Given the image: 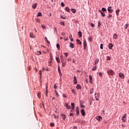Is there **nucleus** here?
<instances>
[{"mask_svg":"<svg viewBox=\"0 0 129 129\" xmlns=\"http://www.w3.org/2000/svg\"><path fill=\"white\" fill-rule=\"evenodd\" d=\"M107 73L108 75H111V76H113V75H114V72L111 70L108 71Z\"/></svg>","mask_w":129,"mask_h":129,"instance_id":"1","label":"nucleus"},{"mask_svg":"<svg viewBox=\"0 0 129 129\" xmlns=\"http://www.w3.org/2000/svg\"><path fill=\"white\" fill-rule=\"evenodd\" d=\"M96 119L99 121H101V120H102V117L100 116H97Z\"/></svg>","mask_w":129,"mask_h":129,"instance_id":"2","label":"nucleus"},{"mask_svg":"<svg viewBox=\"0 0 129 129\" xmlns=\"http://www.w3.org/2000/svg\"><path fill=\"white\" fill-rule=\"evenodd\" d=\"M60 59H61V62H66V59L64 58V57H63L62 55H61Z\"/></svg>","mask_w":129,"mask_h":129,"instance_id":"3","label":"nucleus"},{"mask_svg":"<svg viewBox=\"0 0 129 129\" xmlns=\"http://www.w3.org/2000/svg\"><path fill=\"white\" fill-rule=\"evenodd\" d=\"M76 115L77 116H79V107H76Z\"/></svg>","mask_w":129,"mask_h":129,"instance_id":"4","label":"nucleus"},{"mask_svg":"<svg viewBox=\"0 0 129 129\" xmlns=\"http://www.w3.org/2000/svg\"><path fill=\"white\" fill-rule=\"evenodd\" d=\"M108 11L109 13H110V14H111V13L113 12V10H111V7H109L108 8Z\"/></svg>","mask_w":129,"mask_h":129,"instance_id":"5","label":"nucleus"},{"mask_svg":"<svg viewBox=\"0 0 129 129\" xmlns=\"http://www.w3.org/2000/svg\"><path fill=\"white\" fill-rule=\"evenodd\" d=\"M81 112L82 115H83V116H85V111H84V109H81Z\"/></svg>","mask_w":129,"mask_h":129,"instance_id":"6","label":"nucleus"},{"mask_svg":"<svg viewBox=\"0 0 129 129\" xmlns=\"http://www.w3.org/2000/svg\"><path fill=\"white\" fill-rule=\"evenodd\" d=\"M83 44L84 49H86V46H87V43L86 42V40H84Z\"/></svg>","mask_w":129,"mask_h":129,"instance_id":"7","label":"nucleus"},{"mask_svg":"<svg viewBox=\"0 0 129 129\" xmlns=\"http://www.w3.org/2000/svg\"><path fill=\"white\" fill-rule=\"evenodd\" d=\"M99 94H95V96L96 98V100H99L98 98L99 97Z\"/></svg>","mask_w":129,"mask_h":129,"instance_id":"8","label":"nucleus"},{"mask_svg":"<svg viewBox=\"0 0 129 129\" xmlns=\"http://www.w3.org/2000/svg\"><path fill=\"white\" fill-rule=\"evenodd\" d=\"M119 76L120 78H122V79H123L124 78V76H123V74L120 73L119 74Z\"/></svg>","mask_w":129,"mask_h":129,"instance_id":"9","label":"nucleus"},{"mask_svg":"<svg viewBox=\"0 0 129 129\" xmlns=\"http://www.w3.org/2000/svg\"><path fill=\"white\" fill-rule=\"evenodd\" d=\"M60 116L62 118L63 120H65L66 119V115H65L64 114H60Z\"/></svg>","mask_w":129,"mask_h":129,"instance_id":"10","label":"nucleus"},{"mask_svg":"<svg viewBox=\"0 0 129 129\" xmlns=\"http://www.w3.org/2000/svg\"><path fill=\"white\" fill-rule=\"evenodd\" d=\"M113 47V45L112 44V43H109L108 44L109 49H110V50L112 49Z\"/></svg>","mask_w":129,"mask_h":129,"instance_id":"11","label":"nucleus"},{"mask_svg":"<svg viewBox=\"0 0 129 129\" xmlns=\"http://www.w3.org/2000/svg\"><path fill=\"white\" fill-rule=\"evenodd\" d=\"M99 13H100L102 17H105V13L102 12L101 11L99 10Z\"/></svg>","mask_w":129,"mask_h":129,"instance_id":"12","label":"nucleus"},{"mask_svg":"<svg viewBox=\"0 0 129 129\" xmlns=\"http://www.w3.org/2000/svg\"><path fill=\"white\" fill-rule=\"evenodd\" d=\"M90 83H92V76L90 75L89 77Z\"/></svg>","mask_w":129,"mask_h":129,"instance_id":"13","label":"nucleus"},{"mask_svg":"<svg viewBox=\"0 0 129 129\" xmlns=\"http://www.w3.org/2000/svg\"><path fill=\"white\" fill-rule=\"evenodd\" d=\"M77 42L79 45H82V42L79 39H77Z\"/></svg>","mask_w":129,"mask_h":129,"instance_id":"14","label":"nucleus"},{"mask_svg":"<svg viewBox=\"0 0 129 129\" xmlns=\"http://www.w3.org/2000/svg\"><path fill=\"white\" fill-rule=\"evenodd\" d=\"M38 5V4L37 3L34 4L32 5V8L35 9H36V8H37V6Z\"/></svg>","mask_w":129,"mask_h":129,"instance_id":"15","label":"nucleus"},{"mask_svg":"<svg viewBox=\"0 0 129 129\" xmlns=\"http://www.w3.org/2000/svg\"><path fill=\"white\" fill-rule=\"evenodd\" d=\"M65 11L66 12H67L68 13H70V9H69L68 8V7H67L66 8H65Z\"/></svg>","mask_w":129,"mask_h":129,"instance_id":"16","label":"nucleus"},{"mask_svg":"<svg viewBox=\"0 0 129 129\" xmlns=\"http://www.w3.org/2000/svg\"><path fill=\"white\" fill-rule=\"evenodd\" d=\"M66 107H67V109H70L71 108V107L69 105H68V104L66 103L65 104Z\"/></svg>","mask_w":129,"mask_h":129,"instance_id":"17","label":"nucleus"},{"mask_svg":"<svg viewBox=\"0 0 129 129\" xmlns=\"http://www.w3.org/2000/svg\"><path fill=\"white\" fill-rule=\"evenodd\" d=\"M119 12H120V10H119V9H117L116 10V16H118V15L119 14Z\"/></svg>","mask_w":129,"mask_h":129,"instance_id":"18","label":"nucleus"},{"mask_svg":"<svg viewBox=\"0 0 129 129\" xmlns=\"http://www.w3.org/2000/svg\"><path fill=\"white\" fill-rule=\"evenodd\" d=\"M113 39H117V34H114L113 36Z\"/></svg>","mask_w":129,"mask_h":129,"instance_id":"19","label":"nucleus"},{"mask_svg":"<svg viewBox=\"0 0 129 129\" xmlns=\"http://www.w3.org/2000/svg\"><path fill=\"white\" fill-rule=\"evenodd\" d=\"M71 11L73 13V14H76V10L72 9Z\"/></svg>","mask_w":129,"mask_h":129,"instance_id":"20","label":"nucleus"},{"mask_svg":"<svg viewBox=\"0 0 129 129\" xmlns=\"http://www.w3.org/2000/svg\"><path fill=\"white\" fill-rule=\"evenodd\" d=\"M78 35H79L80 38H81V37H82V32H81V31H79L78 32Z\"/></svg>","mask_w":129,"mask_h":129,"instance_id":"21","label":"nucleus"},{"mask_svg":"<svg viewBox=\"0 0 129 129\" xmlns=\"http://www.w3.org/2000/svg\"><path fill=\"white\" fill-rule=\"evenodd\" d=\"M99 62V59L96 58L95 61V64H96Z\"/></svg>","mask_w":129,"mask_h":129,"instance_id":"22","label":"nucleus"},{"mask_svg":"<svg viewBox=\"0 0 129 129\" xmlns=\"http://www.w3.org/2000/svg\"><path fill=\"white\" fill-rule=\"evenodd\" d=\"M70 47H71V48H74V44H73V43L70 42Z\"/></svg>","mask_w":129,"mask_h":129,"instance_id":"23","label":"nucleus"},{"mask_svg":"<svg viewBox=\"0 0 129 129\" xmlns=\"http://www.w3.org/2000/svg\"><path fill=\"white\" fill-rule=\"evenodd\" d=\"M76 87L78 89H81V86L79 84L77 85Z\"/></svg>","mask_w":129,"mask_h":129,"instance_id":"24","label":"nucleus"},{"mask_svg":"<svg viewBox=\"0 0 129 129\" xmlns=\"http://www.w3.org/2000/svg\"><path fill=\"white\" fill-rule=\"evenodd\" d=\"M54 33H56V34L58 33V30H57V28H56V27H54Z\"/></svg>","mask_w":129,"mask_h":129,"instance_id":"25","label":"nucleus"},{"mask_svg":"<svg viewBox=\"0 0 129 129\" xmlns=\"http://www.w3.org/2000/svg\"><path fill=\"white\" fill-rule=\"evenodd\" d=\"M56 47L57 48V50H60V44H56Z\"/></svg>","mask_w":129,"mask_h":129,"instance_id":"26","label":"nucleus"},{"mask_svg":"<svg viewBox=\"0 0 129 129\" xmlns=\"http://www.w3.org/2000/svg\"><path fill=\"white\" fill-rule=\"evenodd\" d=\"M54 89L56 90L58 88V84H56L55 85H54Z\"/></svg>","mask_w":129,"mask_h":129,"instance_id":"27","label":"nucleus"},{"mask_svg":"<svg viewBox=\"0 0 129 129\" xmlns=\"http://www.w3.org/2000/svg\"><path fill=\"white\" fill-rule=\"evenodd\" d=\"M56 60L58 63H60V58L58 57H56Z\"/></svg>","mask_w":129,"mask_h":129,"instance_id":"28","label":"nucleus"},{"mask_svg":"<svg viewBox=\"0 0 129 129\" xmlns=\"http://www.w3.org/2000/svg\"><path fill=\"white\" fill-rule=\"evenodd\" d=\"M94 91V88H92L91 90H90V94H92V93Z\"/></svg>","mask_w":129,"mask_h":129,"instance_id":"29","label":"nucleus"},{"mask_svg":"<svg viewBox=\"0 0 129 129\" xmlns=\"http://www.w3.org/2000/svg\"><path fill=\"white\" fill-rule=\"evenodd\" d=\"M61 63H62V67H65V66H66V61L62 62H61Z\"/></svg>","mask_w":129,"mask_h":129,"instance_id":"30","label":"nucleus"},{"mask_svg":"<svg viewBox=\"0 0 129 129\" xmlns=\"http://www.w3.org/2000/svg\"><path fill=\"white\" fill-rule=\"evenodd\" d=\"M50 126L53 127V126H55V124L53 122H51V123H50Z\"/></svg>","mask_w":129,"mask_h":129,"instance_id":"31","label":"nucleus"},{"mask_svg":"<svg viewBox=\"0 0 129 129\" xmlns=\"http://www.w3.org/2000/svg\"><path fill=\"white\" fill-rule=\"evenodd\" d=\"M80 105H81V108H85V106L83 104H81Z\"/></svg>","mask_w":129,"mask_h":129,"instance_id":"32","label":"nucleus"},{"mask_svg":"<svg viewBox=\"0 0 129 129\" xmlns=\"http://www.w3.org/2000/svg\"><path fill=\"white\" fill-rule=\"evenodd\" d=\"M92 70H93V71H95V70H96V66L94 67V68L92 69Z\"/></svg>","mask_w":129,"mask_h":129,"instance_id":"33","label":"nucleus"},{"mask_svg":"<svg viewBox=\"0 0 129 129\" xmlns=\"http://www.w3.org/2000/svg\"><path fill=\"white\" fill-rule=\"evenodd\" d=\"M42 16L41 13H39L38 15H37V17H41Z\"/></svg>","mask_w":129,"mask_h":129,"instance_id":"34","label":"nucleus"},{"mask_svg":"<svg viewBox=\"0 0 129 129\" xmlns=\"http://www.w3.org/2000/svg\"><path fill=\"white\" fill-rule=\"evenodd\" d=\"M102 12H106V9L105 8H102Z\"/></svg>","mask_w":129,"mask_h":129,"instance_id":"35","label":"nucleus"},{"mask_svg":"<svg viewBox=\"0 0 129 129\" xmlns=\"http://www.w3.org/2000/svg\"><path fill=\"white\" fill-rule=\"evenodd\" d=\"M100 25H101V24H100V22L98 21V28H99L100 27Z\"/></svg>","mask_w":129,"mask_h":129,"instance_id":"36","label":"nucleus"},{"mask_svg":"<svg viewBox=\"0 0 129 129\" xmlns=\"http://www.w3.org/2000/svg\"><path fill=\"white\" fill-rule=\"evenodd\" d=\"M58 71L59 73H61V70H60V66H58Z\"/></svg>","mask_w":129,"mask_h":129,"instance_id":"37","label":"nucleus"},{"mask_svg":"<svg viewBox=\"0 0 129 129\" xmlns=\"http://www.w3.org/2000/svg\"><path fill=\"white\" fill-rule=\"evenodd\" d=\"M111 17H112V15L109 14V15L107 16V18H108V19H110V18H111Z\"/></svg>","mask_w":129,"mask_h":129,"instance_id":"38","label":"nucleus"},{"mask_svg":"<svg viewBox=\"0 0 129 129\" xmlns=\"http://www.w3.org/2000/svg\"><path fill=\"white\" fill-rule=\"evenodd\" d=\"M48 89V86H46V93L45 94L46 96H47V95H48V90H47V89Z\"/></svg>","mask_w":129,"mask_h":129,"instance_id":"39","label":"nucleus"},{"mask_svg":"<svg viewBox=\"0 0 129 129\" xmlns=\"http://www.w3.org/2000/svg\"><path fill=\"white\" fill-rule=\"evenodd\" d=\"M37 55H41L42 54V52H41V51H37Z\"/></svg>","mask_w":129,"mask_h":129,"instance_id":"40","label":"nucleus"},{"mask_svg":"<svg viewBox=\"0 0 129 129\" xmlns=\"http://www.w3.org/2000/svg\"><path fill=\"white\" fill-rule=\"evenodd\" d=\"M100 49H103V44H100Z\"/></svg>","mask_w":129,"mask_h":129,"instance_id":"41","label":"nucleus"},{"mask_svg":"<svg viewBox=\"0 0 129 129\" xmlns=\"http://www.w3.org/2000/svg\"><path fill=\"white\" fill-rule=\"evenodd\" d=\"M125 117H126V114H124V115H123L122 118H125Z\"/></svg>","mask_w":129,"mask_h":129,"instance_id":"42","label":"nucleus"},{"mask_svg":"<svg viewBox=\"0 0 129 129\" xmlns=\"http://www.w3.org/2000/svg\"><path fill=\"white\" fill-rule=\"evenodd\" d=\"M99 76H100V77H101V76H102V73H99Z\"/></svg>","mask_w":129,"mask_h":129,"instance_id":"43","label":"nucleus"},{"mask_svg":"<svg viewBox=\"0 0 129 129\" xmlns=\"http://www.w3.org/2000/svg\"><path fill=\"white\" fill-rule=\"evenodd\" d=\"M61 7H65V5L63 3H61Z\"/></svg>","mask_w":129,"mask_h":129,"instance_id":"44","label":"nucleus"},{"mask_svg":"<svg viewBox=\"0 0 129 129\" xmlns=\"http://www.w3.org/2000/svg\"><path fill=\"white\" fill-rule=\"evenodd\" d=\"M55 93H56L57 96H59V94H58V92H57V91L55 90Z\"/></svg>","mask_w":129,"mask_h":129,"instance_id":"45","label":"nucleus"},{"mask_svg":"<svg viewBox=\"0 0 129 129\" xmlns=\"http://www.w3.org/2000/svg\"><path fill=\"white\" fill-rule=\"evenodd\" d=\"M41 27L42 29H46V26H45V25H42Z\"/></svg>","mask_w":129,"mask_h":129,"instance_id":"46","label":"nucleus"},{"mask_svg":"<svg viewBox=\"0 0 129 129\" xmlns=\"http://www.w3.org/2000/svg\"><path fill=\"white\" fill-rule=\"evenodd\" d=\"M64 56H66V57H67V56H68V53L65 52L64 53Z\"/></svg>","mask_w":129,"mask_h":129,"instance_id":"47","label":"nucleus"},{"mask_svg":"<svg viewBox=\"0 0 129 129\" xmlns=\"http://www.w3.org/2000/svg\"><path fill=\"white\" fill-rule=\"evenodd\" d=\"M71 105H72V107L75 106V104H74V103H72Z\"/></svg>","mask_w":129,"mask_h":129,"instance_id":"48","label":"nucleus"},{"mask_svg":"<svg viewBox=\"0 0 129 129\" xmlns=\"http://www.w3.org/2000/svg\"><path fill=\"white\" fill-rule=\"evenodd\" d=\"M107 60L109 61V60H110V57L109 56L107 57Z\"/></svg>","mask_w":129,"mask_h":129,"instance_id":"49","label":"nucleus"},{"mask_svg":"<svg viewBox=\"0 0 129 129\" xmlns=\"http://www.w3.org/2000/svg\"><path fill=\"white\" fill-rule=\"evenodd\" d=\"M30 36L31 38H34V37L33 36V34H32V33H31L30 34Z\"/></svg>","mask_w":129,"mask_h":129,"instance_id":"50","label":"nucleus"},{"mask_svg":"<svg viewBox=\"0 0 129 129\" xmlns=\"http://www.w3.org/2000/svg\"><path fill=\"white\" fill-rule=\"evenodd\" d=\"M127 27H128V24H126L125 27V29H127Z\"/></svg>","mask_w":129,"mask_h":129,"instance_id":"51","label":"nucleus"},{"mask_svg":"<svg viewBox=\"0 0 129 129\" xmlns=\"http://www.w3.org/2000/svg\"><path fill=\"white\" fill-rule=\"evenodd\" d=\"M122 120L123 122H125V119H124V118H122Z\"/></svg>","mask_w":129,"mask_h":129,"instance_id":"52","label":"nucleus"},{"mask_svg":"<svg viewBox=\"0 0 129 129\" xmlns=\"http://www.w3.org/2000/svg\"><path fill=\"white\" fill-rule=\"evenodd\" d=\"M88 40H89V41H91V40H92V38L91 37H89L88 38Z\"/></svg>","mask_w":129,"mask_h":129,"instance_id":"53","label":"nucleus"},{"mask_svg":"<svg viewBox=\"0 0 129 129\" xmlns=\"http://www.w3.org/2000/svg\"><path fill=\"white\" fill-rule=\"evenodd\" d=\"M39 75H40V76H42V71H39Z\"/></svg>","mask_w":129,"mask_h":129,"instance_id":"54","label":"nucleus"},{"mask_svg":"<svg viewBox=\"0 0 129 129\" xmlns=\"http://www.w3.org/2000/svg\"><path fill=\"white\" fill-rule=\"evenodd\" d=\"M70 39H72V34H71L69 36Z\"/></svg>","mask_w":129,"mask_h":129,"instance_id":"55","label":"nucleus"},{"mask_svg":"<svg viewBox=\"0 0 129 129\" xmlns=\"http://www.w3.org/2000/svg\"><path fill=\"white\" fill-rule=\"evenodd\" d=\"M74 83L75 84H77V81H74Z\"/></svg>","mask_w":129,"mask_h":129,"instance_id":"56","label":"nucleus"},{"mask_svg":"<svg viewBox=\"0 0 129 129\" xmlns=\"http://www.w3.org/2000/svg\"><path fill=\"white\" fill-rule=\"evenodd\" d=\"M91 27H94V24L93 23H91Z\"/></svg>","mask_w":129,"mask_h":129,"instance_id":"57","label":"nucleus"},{"mask_svg":"<svg viewBox=\"0 0 129 129\" xmlns=\"http://www.w3.org/2000/svg\"><path fill=\"white\" fill-rule=\"evenodd\" d=\"M74 81H77L76 76L74 77Z\"/></svg>","mask_w":129,"mask_h":129,"instance_id":"58","label":"nucleus"},{"mask_svg":"<svg viewBox=\"0 0 129 129\" xmlns=\"http://www.w3.org/2000/svg\"><path fill=\"white\" fill-rule=\"evenodd\" d=\"M60 25H65V24L64 23V22H61V23H60Z\"/></svg>","mask_w":129,"mask_h":129,"instance_id":"59","label":"nucleus"},{"mask_svg":"<svg viewBox=\"0 0 129 129\" xmlns=\"http://www.w3.org/2000/svg\"><path fill=\"white\" fill-rule=\"evenodd\" d=\"M37 96H38V97H41V95L40 94V93H39L38 95H37Z\"/></svg>","mask_w":129,"mask_h":129,"instance_id":"60","label":"nucleus"},{"mask_svg":"<svg viewBox=\"0 0 129 129\" xmlns=\"http://www.w3.org/2000/svg\"><path fill=\"white\" fill-rule=\"evenodd\" d=\"M70 116H73V113H70Z\"/></svg>","mask_w":129,"mask_h":129,"instance_id":"61","label":"nucleus"},{"mask_svg":"<svg viewBox=\"0 0 129 129\" xmlns=\"http://www.w3.org/2000/svg\"><path fill=\"white\" fill-rule=\"evenodd\" d=\"M61 35H62V36H64L65 33H64V32L61 33Z\"/></svg>","mask_w":129,"mask_h":129,"instance_id":"62","label":"nucleus"},{"mask_svg":"<svg viewBox=\"0 0 129 129\" xmlns=\"http://www.w3.org/2000/svg\"><path fill=\"white\" fill-rule=\"evenodd\" d=\"M63 97H65L66 98H67V96L65 95L64 94L63 95Z\"/></svg>","mask_w":129,"mask_h":129,"instance_id":"63","label":"nucleus"},{"mask_svg":"<svg viewBox=\"0 0 129 129\" xmlns=\"http://www.w3.org/2000/svg\"><path fill=\"white\" fill-rule=\"evenodd\" d=\"M73 129H77V127H76V126H74Z\"/></svg>","mask_w":129,"mask_h":129,"instance_id":"64","label":"nucleus"}]
</instances>
